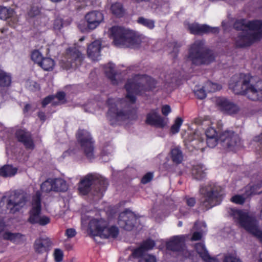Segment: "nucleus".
Masks as SVG:
<instances>
[{"label": "nucleus", "mask_w": 262, "mask_h": 262, "mask_svg": "<svg viewBox=\"0 0 262 262\" xmlns=\"http://www.w3.org/2000/svg\"><path fill=\"white\" fill-rule=\"evenodd\" d=\"M137 23L150 30L155 27L154 20L143 17H139L137 19Z\"/></svg>", "instance_id": "obj_42"}, {"label": "nucleus", "mask_w": 262, "mask_h": 262, "mask_svg": "<svg viewBox=\"0 0 262 262\" xmlns=\"http://www.w3.org/2000/svg\"><path fill=\"white\" fill-rule=\"evenodd\" d=\"M200 192L203 195L201 199V206L204 210H207L220 204L223 199L222 195L211 184L206 187H201Z\"/></svg>", "instance_id": "obj_6"}, {"label": "nucleus", "mask_w": 262, "mask_h": 262, "mask_svg": "<svg viewBox=\"0 0 262 262\" xmlns=\"http://www.w3.org/2000/svg\"><path fill=\"white\" fill-rule=\"evenodd\" d=\"M110 37L116 47L134 48L140 45L141 36L136 32L123 27L114 26L109 29Z\"/></svg>", "instance_id": "obj_2"}, {"label": "nucleus", "mask_w": 262, "mask_h": 262, "mask_svg": "<svg viewBox=\"0 0 262 262\" xmlns=\"http://www.w3.org/2000/svg\"><path fill=\"white\" fill-rule=\"evenodd\" d=\"M42 58L41 53L38 50H34L32 52L31 58L35 62L39 64V62L41 60Z\"/></svg>", "instance_id": "obj_49"}, {"label": "nucleus", "mask_w": 262, "mask_h": 262, "mask_svg": "<svg viewBox=\"0 0 262 262\" xmlns=\"http://www.w3.org/2000/svg\"><path fill=\"white\" fill-rule=\"evenodd\" d=\"M40 191H37L32 198V207L29 212L28 222L32 224H36L40 216L41 205Z\"/></svg>", "instance_id": "obj_13"}, {"label": "nucleus", "mask_w": 262, "mask_h": 262, "mask_svg": "<svg viewBox=\"0 0 262 262\" xmlns=\"http://www.w3.org/2000/svg\"><path fill=\"white\" fill-rule=\"evenodd\" d=\"M203 236L202 232H194L191 237V241H198L201 239Z\"/></svg>", "instance_id": "obj_60"}, {"label": "nucleus", "mask_w": 262, "mask_h": 262, "mask_svg": "<svg viewBox=\"0 0 262 262\" xmlns=\"http://www.w3.org/2000/svg\"><path fill=\"white\" fill-rule=\"evenodd\" d=\"M132 79L141 93L152 91L156 88L157 80L146 74H136Z\"/></svg>", "instance_id": "obj_10"}, {"label": "nucleus", "mask_w": 262, "mask_h": 262, "mask_svg": "<svg viewBox=\"0 0 262 262\" xmlns=\"http://www.w3.org/2000/svg\"><path fill=\"white\" fill-rule=\"evenodd\" d=\"M53 191L64 192L68 189L67 184L62 179H53Z\"/></svg>", "instance_id": "obj_38"}, {"label": "nucleus", "mask_w": 262, "mask_h": 262, "mask_svg": "<svg viewBox=\"0 0 262 262\" xmlns=\"http://www.w3.org/2000/svg\"><path fill=\"white\" fill-rule=\"evenodd\" d=\"M76 234L75 230L73 228L68 229L66 231V235L68 238H72Z\"/></svg>", "instance_id": "obj_57"}, {"label": "nucleus", "mask_w": 262, "mask_h": 262, "mask_svg": "<svg viewBox=\"0 0 262 262\" xmlns=\"http://www.w3.org/2000/svg\"><path fill=\"white\" fill-rule=\"evenodd\" d=\"M180 127L178 126H176L174 124H173L170 128V131L171 132L175 134L176 133H178L180 131Z\"/></svg>", "instance_id": "obj_64"}, {"label": "nucleus", "mask_w": 262, "mask_h": 262, "mask_svg": "<svg viewBox=\"0 0 262 262\" xmlns=\"http://www.w3.org/2000/svg\"><path fill=\"white\" fill-rule=\"evenodd\" d=\"M231 202L238 205H242L246 201V196L244 194H236L230 199Z\"/></svg>", "instance_id": "obj_48"}, {"label": "nucleus", "mask_w": 262, "mask_h": 262, "mask_svg": "<svg viewBox=\"0 0 262 262\" xmlns=\"http://www.w3.org/2000/svg\"><path fill=\"white\" fill-rule=\"evenodd\" d=\"M169 156L174 164H181L184 158V155L179 147L171 148Z\"/></svg>", "instance_id": "obj_31"}, {"label": "nucleus", "mask_w": 262, "mask_h": 262, "mask_svg": "<svg viewBox=\"0 0 262 262\" xmlns=\"http://www.w3.org/2000/svg\"><path fill=\"white\" fill-rule=\"evenodd\" d=\"M111 11L113 15L118 18L122 17L125 14V9L120 3H115L111 5Z\"/></svg>", "instance_id": "obj_36"}, {"label": "nucleus", "mask_w": 262, "mask_h": 262, "mask_svg": "<svg viewBox=\"0 0 262 262\" xmlns=\"http://www.w3.org/2000/svg\"><path fill=\"white\" fill-rule=\"evenodd\" d=\"M101 42L98 40L94 41L88 46L87 54L88 57L92 60H99L101 56Z\"/></svg>", "instance_id": "obj_25"}, {"label": "nucleus", "mask_w": 262, "mask_h": 262, "mask_svg": "<svg viewBox=\"0 0 262 262\" xmlns=\"http://www.w3.org/2000/svg\"><path fill=\"white\" fill-rule=\"evenodd\" d=\"M76 139L86 157L90 160L94 159L95 141L90 133L84 129L79 130L76 135Z\"/></svg>", "instance_id": "obj_7"}, {"label": "nucleus", "mask_w": 262, "mask_h": 262, "mask_svg": "<svg viewBox=\"0 0 262 262\" xmlns=\"http://www.w3.org/2000/svg\"><path fill=\"white\" fill-rule=\"evenodd\" d=\"M13 14V10L10 8L0 6V19L6 20Z\"/></svg>", "instance_id": "obj_41"}, {"label": "nucleus", "mask_w": 262, "mask_h": 262, "mask_svg": "<svg viewBox=\"0 0 262 262\" xmlns=\"http://www.w3.org/2000/svg\"><path fill=\"white\" fill-rule=\"evenodd\" d=\"M205 135L206 138L218 136L216 130L211 127H209L206 129L205 132Z\"/></svg>", "instance_id": "obj_55"}, {"label": "nucleus", "mask_w": 262, "mask_h": 262, "mask_svg": "<svg viewBox=\"0 0 262 262\" xmlns=\"http://www.w3.org/2000/svg\"><path fill=\"white\" fill-rule=\"evenodd\" d=\"M162 113L166 116L171 112V108L169 105H163L161 109Z\"/></svg>", "instance_id": "obj_59"}, {"label": "nucleus", "mask_w": 262, "mask_h": 262, "mask_svg": "<svg viewBox=\"0 0 262 262\" xmlns=\"http://www.w3.org/2000/svg\"><path fill=\"white\" fill-rule=\"evenodd\" d=\"M115 66L113 63H109L107 68L105 70L106 76L111 80L114 85L118 84V81L116 78V72L115 70Z\"/></svg>", "instance_id": "obj_35"}, {"label": "nucleus", "mask_w": 262, "mask_h": 262, "mask_svg": "<svg viewBox=\"0 0 262 262\" xmlns=\"http://www.w3.org/2000/svg\"><path fill=\"white\" fill-rule=\"evenodd\" d=\"M154 174L152 172H149L146 173L141 179V183L146 184L149 182L153 178Z\"/></svg>", "instance_id": "obj_54"}, {"label": "nucleus", "mask_w": 262, "mask_h": 262, "mask_svg": "<svg viewBox=\"0 0 262 262\" xmlns=\"http://www.w3.org/2000/svg\"><path fill=\"white\" fill-rule=\"evenodd\" d=\"M55 97H56L59 101H62L65 99L66 94L64 92H58L56 93Z\"/></svg>", "instance_id": "obj_62"}, {"label": "nucleus", "mask_w": 262, "mask_h": 262, "mask_svg": "<svg viewBox=\"0 0 262 262\" xmlns=\"http://www.w3.org/2000/svg\"><path fill=\"white\" fill-rule=\"evenodd\" d=\"M95 184L98 185L101 193L105 192L108 186V181L98 174L89 173L82 178L78 184V190L82 195L87 194L91 190V186Z\"/></svg>", "instance_id": "obj_5"}, {"label": "nucleus", "mask_w": 262, "mask_h": 262, "mask_svg": "<svg viewBox=\"0 0 262 262\" xmlns=\"http://www.w3.org/2000/svg\"><path fill=\"white\" fill-rule=\"evenodd\" d=\"M232 77L229 83V88L236 95H246V78H238Z\"/></svg>", "instance_id": "obj_22"}, {"label": "nucleus", "mask_w": 262, "mask_h": 262, "mask_svg": "<svg viewBox=\"0 0 262 262\" xmlns=\"http://www.w3.org/2000/svg\"><path fill=\"white\" fill-rule=\"evenodd\" d=\"M213 51L205 47L203 40H198L191 44L188 50L186 59L192 66H208L215 60Z\"/></svg>", "instance_id": "obj_1"}, {"label": "nucleus", "mask_w": 262, "mask_h": 262, "mask_svg": "<svg viewBox=\"0 0 262 262\" xmlns=\"http://www.w3.org/2000/svg\"><path fill=\"white\" fill-rule=\"evenodd\" d=\"M15 136L17 140L22 143L27 150H33L35 145L32 133L26 128H20L16 130Z\"/></svg>", "instance_id": "obj_16"}, {"label": "nucleus", "mask_w": 262, "mask_h": 262, "mask_svg": "<svg viewBox=\"0 0 262 262\" xmlns=\"http://www.w3.org/2000/svg\"><path fill=\"white\" fill-rule=\"evenodd\" d=\"M40 13V10L37 7L33 6L31 8V9L29 12V15L32 17H35Z\"/></svg>", "instance_id": "obj_56"}, {"label": "nucleus", "mask_w": 262, "mask_h": 262, "mask_svg": "<svg viewBox=\"0 0 262 262\" xmlns=\"http://www.w3.org/2000/svg\"><path fill=\"white\" fill-rule=\"evenodd\" d=\"M223 262H242L235 252L228 253L224 254Z\"/></svg>", "instance_id": "obj_44"}, {"label": "nucleus", "mask_w": 262, "mask_h": 262, "mask_svg": "<svg viewBox=\"0 0 262 262\" xmlns=\"http://www.w3.org/2000/svg\"><path fill=\"white\" fill-rule=\"evenodd\" d=\"M107 226V225L104 228L101 237L105 238H116L119 233L118 227L115 226Z\"/></svg>", "instance_id": "obj_34"}, {"label": "nucleus", "mask_w": 262, "mask_h": 262, "mask_svg": "<svg viewBox=\"0 0 262 262\" xmlns=\"http://www.w3.org/2000/svg\"><path fill=\"white\" fill-rule=\"evenodd\" d=\"M55 98V96L53 95H49L44 98L41 101L42 107H45L48 104L50 103Z\"/></svg>", "instance_id": "obj_53"}, {"label": "nucleus", "mask_w": 262, "mask_h": 262, "mask_svg": "<svg viewBox=\"0 0 262 262\" xmlns=\"http://www.w3.org/2000/svg\"><path fill=\"white\" fill-rule=\"evenodd\" d=\"M156 243L154 241L149 238L143 241L140 247L134 249L132 252L134 257H138L142 256L145 251L151 250L155 246Z\"/></svg>", "instance_id": "obj_27"}, {"label": "nucleus", "mask_w": 262, "mask_h": 262, "mask_svg": "<svg viewBox=\"0 0 262 262\" xmlns=\"http://www.w3.org/2000/svg\"><path fill=\"white\" fill-rule=\"evenodd\" d=\"M206 170L204 165H193L191 168L192 176L196 180H203L206 176Z\"/></svg>", "instance_id": "obj_32"}, {"label": "nucleus", "mask_w": 262, "mask_h": 262, "mask_svg": "<svg viewBox=\"0 0 262 262\" xmlns=\"http://www.w3.org/2000/svg\"><path fill=\"white\" fill-rule=\"evenodd\" d=\"M233 28L236 31H242L235 40L237 48L246 47V19H236L233 24Z\"/></svg>", "instance_id": "obj_19"}, {"label": "nucleus", "mask_w": 262, "mask_h": 262, "mask_svg": "<svg viewBox=\"0 0 262 262\" xmlns=\"http://www.w3.org/2000/svg\"><path fill=\"white\" fill-rule=\"evenodd\" d=\"M53 179H48L42 183L40 189L42 191L48 192L50 191H53Z\"/></svg>", "instance_id": "obj_43"}, {"label": "nucleus", "mask_w": 262, "mask_h": 262, "mask_svg": "<svg viewBox=\"0 0 262 262\" xmlns=\"http://www.w3.org/2000/svg\"><path fill=\"white\" fill-rule=\"evenodd\" d=\"M172 44L173 51L172 53H174L175 55L177 56V54H178L179 51V48L181 47V45L176 42H174Z\"/></svg>", "instance_id": "obj_61"}, {"label": "nucleus", "mask_w": 262, "mask_h": 262, "mask_svg": "<svg viewBox=\"0 0 262 262\" xmlns=\"http://www.w3.org/2000/svg\"><path fill=\"white\" fill-rule=\"evenodd\" d=\"M186 202L187 205L190 207H193L195 204L196 201L195 199L192 197H185Z\"/></svg>", "instance_id": "obj_58"}, {"label": "nucleus", "mask_w": 262, "mask_h": 262, "mask_svg": "<svg viewBox=\"0 0 262 262\" xmlns=\"http://www.w3.org/2000/svg\"><path fill=\"white\" fill-rule=\"evenodd\" d=\"M216 104L220 110L225 114L230 116L237 114L240 111L239 107L235 103L225 97H219Z\"/></svg>", "instance_id": "obj_15"}, {"label": "nucleus", "mask_w": 262, "mask_h": 262, "mask_svg": "<svg viewBox=\"0 0 262 262\" xmlns=\"http://www.w3.org/2000/svg\"><path fill=\"white\" fill-rule=\"evenodd\" d=\"M124 88L127 92L125 98L127 99L131 103H135L136 101L137 98L134 94L140 95L141 93L133 79L127 80L124 85Z\"/></svg>", "instance_id": "obj_24"}, {"label": "nucleus", "mask_w": 262, "mask_h": 262, "mask_svg": "<svg viewBox=\"0 0 262 262\" xmlns=\"http://www.w3.org/2000/svg\"><path fill=\"white\" fill-rule=\"evenodd\" d=\"M37 116L40 120V121H41L43 122L45 121L46 119V116L44 112L42 111L38 112L37 113Z\"/></svg>", "instance_id": "obj_63"}, {"label": "nucleus", "mask_w": 262, "mask_h": 262, "mask_svg": "<svg viewBox=\"0 0 262 262\" xmlns=\"http://www.w3.org/2000/svg\"><path fill=\"white\" fill-rule=\"evenodd\" d=\"M205 87H206L207 90L210 93L215 92L217 91L221 90L222 88L221 85L216 83H213L210 81H208L207 82Z\"/></svg>", "instance_id": "obj_45"}, {"label": "nucleus", "mask_w": 262, "mask_h": 262, "mask_svg": "<svg viewBox=\"0 0 262 262\" xmlns=\"http://www.w3.org/2000/svg\"><path fill=\"white\" fill-rule=\"evenodd\" d=\"M55 63L54 60L51 58H42L39 62L38 65L45 71H49L53 70Z\"/></svg>", "instance_id": "obj_39"}, {"label": "nucleus", "mask_w": 262, "mask_h": 262, "mask_svg": "<svg viewBox=\"0 0 262 262\" xmlns=\"http://www.w3.org/2000/svg\"><path fill=\"white\" fill-rule=\"evenodd\" d=\"M228 212L234 223L239 227L246 229V211L244 209L230 208Z\"/></svg>", "instance_id": "obj_21"}, {"label": "nucleus", "mask_w": 262, "mask_h": 262, "mask_svg": "<svg viewBox=\"0 0 262 262\" xmlns=\"http://www.w3.org/2000/svg\"><path fill=\"white\" fill-rule=\"evenodd\" d=\"M195 249L200 256L205 262H219L217 258L210 256L203 243L196 244Z\"/></svg>", "instance_id": "obj_29"}, {"label": "nucleus", "mask_w": 262, "mask_h": 262, "mask_svg": "<svg viewBox=\"0 0 262 262\" xmlns=\"http://www.w3.org/2000/svg\"><path fill=\"white\" fill-rule=\"evenodd\" d=\"M18 168L13 165H4L0 168V176L4 178L12 177L16 174Z\"/></svg>", "instance_id": "obj_33"}, {"label": "nucleus", "mask_w": 262, "mask_h": 262, "mask_svg": "<svg viewBox=\"0 0 262 262\" xmlns=\"http://www.w3.org/2000/svg\"><path fill=\"white\" fill-rule=\"evenodd\" d=\"M190 145L193 147L194 149L197 150L204 151L206 147L205 141L201 137L198 139H194L190 141Z\"/></svg>", "instance_id": "obj_40"}, {"label": "nucleus", "mask_w": 262, "mask_h": 262, "mask_svg": "<svg viewBox=\"0 0 262 262\" xmlns=\"http://www.w3.org/2000/svg\"><path fill=\"white\" fill-rule=\"evenodd\" d=\"M23 235L19 233H12L6 231L3 234V238L5 240H8L14 243H18L21 241Z\"/></svg>", "instance_id": "obj_37"}, {"label": "nucleus", "mask_w": 262, "mask_h": 262, "mask_svg": "<svg viewBox=\"0 0 262 262\" xmlns=\"http://www.w3.org/2000/svg\"><path fill=\"white\" fill-rule=\"evenodd\" d=\"M50 222V219L45 215L41 216L38 219L36 224H39L40 226H45L48 224Z\"/></svg>", "instance_id": "obj_50"}, {"label": "nucleus", "mask_w": 262, "mask_h": 262, "mask_svg": "<svg viewBox=\"0 0 262 262\" xmlns=\"http://www.w3.org/2000/svg\"><path fill=\"white\" fill-rule=\"evenodd\" d=\"M64 25V22L62 18L57 17L53 22V28L55 31L60 32Z\"/></svg>", "instance_id": "obj_46"}, {"label": "nucleus", "mask_w": 262, "mask_h": 262, "mask_svg": "<svg viewBox=\"0 0 262 262\" xmlns=\"http://www.w3.org/2000/svg\"><path fill=\"white\" fill-rule=\"evenodd\" d=\"M247 95L253 100H262V80L257 78L247 77Z\"/></svg>", "instance_id": "obj_11"}, {"label": "nucleus", "mask_w": 262, "mask_h": 262, "mask_svg": "<svg viewBox=\"0 0 262 262\" xmlns=\"http://www.w3.org/2000/svg\"><path fill=\"white\" fill-rule=\"evenodd\" d=\"M239 136L233 131H225L220 134L219 136L207 137L206 139V145L210 148L214 147L220 143L222 147L228 150H233L235 147L240 144Z\"/></svg>", "instance_id": "obj_4"}, {"label": "nucleus", "mask_w": 262, "mask_h": 262, "mask_svg": "<svg viewBox=\"0 0 262 262\" xmlns=\"http://www.w3.org/2000/svg\"><path fill=\"white\" fill-rule=\"evenodd\" d=\"M195 96L199 99H203L206 97L207 94L203 88L194 92Z\"/></svg>", "instance_id": "obj_52"}, {"label": "nucleus", "mask_w": 262, "mask_h": 262, "mask_svg": "<svg viewBox=\"0 0 262 262\" xmlns=\"http://www.w3.org/2000/svg\"><path fill=\"white\" fill-rule=\"evenodd\" d=\"M107 225V222L101 217L92 218L89 222L88 232L91 236L101 237L104 228Z\"/></svg>", "instance_id": "obj_17"}, {"label": "nucleus", "mask_w": 262, "mask_h": 262, "mask_svg": "<svg viewBox=\"0 0 262 262\" xmlns=\"http://www.w3.org/2000/svg\"><path fill=\"white\" fill-rule=\"evenodd\" d=\"M138 258H139L138 262H157L156 256L149 254H143Z\"/></svg>", "instance_id": "obj_47"}, {"label": "nucleus", "mask_w": 262, "mask_h": 262, "mask_svg": "<svg viewBox=\"0 0 262 262\" xmlns=\"http://www.w3.org/2000/svg\"><path fill=\"white\" fill-rule=\"evenodd\" d=\"M189 30L191 34L196 35H202L209 33L216 34L220 31L219 27H212L206 24L200 25L199 24L190 25Z\"/></svg>", "instance_id": "obj_20"}, {"label": "nucleus", "mask_w": 262, "mask_h": 262, "mask_svg": "<svg viewBox=\"0 0 262 262\" xmlns=\"http://www.w3.org/2000/svg\"><path fill=\"white\" fill-rule=\"evenodd\" d=\"M106 104L108 107L106 116L112 126L118 124L119 121L133 120L137 118L135 109L127 106L126 108L119 110L113 98H108Z\"/></svg>", "instance_id": "obj_3"}, {"label": "nucleus", "mask_w": 262, "mask_h": 262, "mask_svg": "<svg viewBox=\"0 0 262 262\" xmlns=\"http://www.w3.org/2000/svg\"><path fill=\"white\" fill-rule=\"evenodd\" d=\"M63 252L59 249H56L54 251L55 260L56 262H61L63 259Z\"/></svg>", "instance_id": "obj_51"}, {"label": "nucleus", "mask_w": 262, "mask_h": 262, "mask_svg": "<svg viewBox=\"0 0 262 262\" xmlns=\"http://www.w3.org/2000/svg\"><path fill=\"white\" fill-rule=\"evenodd\" d=\"M85 19L87 23V28L89 30H94L103 21V13L99 11H92L87 13L85 15Z\"/></svg>", "instance_id": "obj_18"}, {"label": "nucleus", "mask_w": 262, "mask_h": 262, "mask_svg": "<svg viewBox=\"0 0 262 262\" xmlns=\"http://www.w3.org/2000/svg\"><path fill=\"white\" fill-rule=\"evenodd\" d=\"M28 195L21 190H15L11 193L7 200V208L11 213L19 211L26 204Z\"/></svg>", "instance_id": "obj_8"}, {"label": "nucleus", "mask_w": 262, "mask_h": 262, "mask_svg": "<svg viewBox=\"0 0 262 262\" xmlns=\"http://www.w3.org/2000/svg\"><path fill=\"white\" fill-rule=\"evenodd\" d=\"M52 242L48 237L39 238L35 240L34 247L35 251L38 253L47 252L50 250Z\"/></svg>", "instance_id": "obj_28"}, {"label": "nucleus", "mask_w": 262, "mask_h": 262, "mask_svg": "<svg viewBox=\"0 0 262 262\" xmlns=\"http://www.w3.org/2000/svg\"><path fill=\"white\" fill-rule=\"evenodd\" d=\"M145 122L148 125L160 128H163L166 124L165 119L158 114L156 110L147 114Z\"/></svg>", "instance_id": "obj_23"}, {"label": "nucleus", "mask_w": 262, "mask_h": 262, "mask_svg": "<svg viewBox=\"0 0 262 262\" xmlns=\"http://www.w3.org/2000/svg\"><path fill=\"white\" fill-rule=\"evenodd\" d=\"M185 236L184 235L173 236L166 243L168 250L177 252L179 255L187 258L190 256V252L186 248Z\"/></svg>", "instance_id": "obj_9"}, {"label": "nucleus", "mask_w": 262, "mask_h": 262, "mask_svg": "<svg viewBox=\"0 0 262 262\" xmlns=\"http://www.w3.org/2000/svg\"><path fill=\"white\" fill-rule=\"evenodd\" d=\"M66 58L69 66H73L75 62L80 63L82 59L81 53L75 47H70L66 51Z\"/></svg>", "instance_id": "obj_26"}, {"label": "nucleus", "mask_w": 262, "mask_h": 262, "mask_svg": "<svg viewBox=\"0 0 262 262\" xmlns=\"http://www.w3.org/2000/svg\"><path fill=\"white\" fill-rule=\"evenodd\" d=\"M12 82V74L0 69V89L2 90L8 89L11 86Z\"/></svg>", "instance_id": "obj_30"}, {"label": "nucleus", "mask_w": 262, "mask_h": 262, "mask_svg": "<svg viewBox=\"0 0 262 262\" xmlns=\"http://www.w3.org/2000/svg\"><path fill=\"white\" fill-rule=\"evenodd\" d=\"M137 219L135 214L129 209L121 212L118 218V224L120 228L130 231L135 226Z\"/></svg>", "instance_id": "obj_14"}, {"label": "nucleus", "mask_w": 262, "mask_h": 262, "mask_svg": "<svg viewBox=\"0 0 262 262\" xmlns=\"http://www.w3.org/2000/svg\"><path fill=\"white\" fill-rule=\"evenodd\" d=\"M262 37V21L247 22V46L254 40Z\"/></svg>", "instance_id": "obj_12"}]
</instances>
